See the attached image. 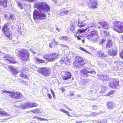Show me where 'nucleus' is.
Listing matches in <instances>:
<instances>
[{
    "instance_id": "obj_1",
    "label": "nucleus",
    "mask_w": 123,
    "mask_h": 123,
    "mask_svg": "<svg viewBox=\"0 0 123 123\" xmlns=\"http://www.w3.org/2000/svg\"><path fill=\"white\" fill-rule=\"evenodd\" d=\"M18 57L21 60L27 61L29 58L30 53L29 51L25 49H19L17 50Z\"/></svg>"
},
{
    "instance_id": "obj_2",
    "label": "nucleus",
    "mask_w": 123,
    "mask_h": 123,
    "mask_svg": "<svg viewBox=\"0 0 123 123\" xmlns=\"http://www.w3.org/2000/svg\"><path fill=\"white\" fill-rule=\"evenodd\" d=\"M81 76L87 77L88 76H92L95 74V72L91 68H87L82 69L81 72Z\"/></svg>"
},
{
    "instance_id": "obj_3",
    "label": "nucleus",
    "mask_w": 123,
    "mask_h": 123,
    "mask_svg": "<svg viewBox=\"0 0 123 123\" xmlns=\"http://www.w3.org/2000/svg\"><path fill=\"white\" fill-rule=\"evenodd\" d=\"M2 31L3 34L7 37L10 38L12 35V33L10 31L9 26L6 24H5L2 27Z\"/></svg>"
},
{
    "instance_id": "obj_4",
    "label": "nucleus",
    "mask_w": 123,
    "mask_h": 123,
    "mask_svg": "<svg viewBox=\"0 0 123 123\" xmlns=\"http://www.w3.org/2000/svg\"><path fill=\"white\" fill-rule=\"evenodd\" d=\"M26 69L27 68L25 67L22 68L21 69V72L20 74L19 75L20 78L18 79L19 81L21 82L25 83L26 82L25 80L29 79L28 76L24 73V72L26 73V71H27Z\"/></svg>"
},
{
    "instance_id": "obj_5",
    "label": "nucleus",
    "mask_w": 123,
    "mask_h": 123,
    "mask_svg": "<svg viewBox=\"0 0 123 123\" xmlns=\"http://www.w3.org/2000/svg\"><path fill=\"white\" fill-rule=\"evenodd\" d=\"M113 28L115 31L119 33L123 32V23L118 21H115Z\"/></svg>"
},
{
    "instance_id": "obj_6",
    "label": "nucleus",
    "mask_w": 123,
    "mask_h": 123,
    "mask_svg": "<svg viewBox=\"0 0 123 123\" xmlns=\"http://www.w3.org/2000/svg\"><path fill=\"white\" fill-rule=\"evenodd\" d=\"M59 56V55L58 54L54 53L46 54L44 55L43 58L49 61H52L57 59Z\"/></svg>"
},
{
    "instance_id": "obj_7",
    "label": "nucleus",
    "mask_w": 123,
    "mask_h": 123,
    "mask_svg": "<svg viewBox=\"0 0 123 123\" xmlns=\"http://www.w3.org/2000/svg\"><path fill=\"white\" fill-rule=\"evenodd\" d=\"M9 93H11L9 96L11 98L15 99H21L24 97L22 93L19 92H8Z\"/></svg>"
},
{
    "instance_id": "obj_8",
    "label": "nucleus",
    "mask_w": 123,
    "mask_h": 123,
    "mask_svg": "<svg viewBox=\"0 0 123 123\" xmlns=\"http://www.w3.org/2000/svg\"><path fill=\"white\" fill-rule=\"evenodd\" d=\"M3 58L4 60L7 62L8 61L10 63L16 64L17 63L14 58L13 57L11 56L9 54H4Z\"/></svg>"
},
{
    "instance_id": "obj_9",
    "label": "nucleus",
    "mask_w": 123,
    "mask_h": 123,
    "mask_svg": "<svg viewBox=\"0 0 123 123\" xmlns=\"http://www.w3.org/2000/svg\"><path fill=\"white\" fill-rule=\"evenodd\" d=\"M50 8V7L47 3L42 1H39V11H41L39 10L40 9H41L45 12H47L49 10Z\"/></svg>"
},
{
    "instance_id": "obj_10",
    "label": "nucleus",
    "mask_w": 123,
    "mask_h": 123,
    "mask_svg": "<svg viewBox=\"0 0 123 123\" xmlns=\"http://www.w3.org/2000/svg\"><path fill=\"white\" fill-rule=\"evenodd\" d=\"M39 72L44 76L47 77L49 75L51 71L49 69L47 68H39Z\"/></svg>"
},
{
    "instance_id": "obj_11",
    "label": "nucleus",
    "mask_w": 123,
    "mask_h": 123,
    "mask_svg": "<svg viewBox=\"0 0 123 123\" xmlns=\"http://www.w3.org/2000/svg\"><path fill=\"white\" fill-rule=\"evenodd\" d=\"M86 29L87 28L85 29H81L78 30L76 32L75 36L77 37L78 40H80V38L84 36V35L83 33H84Z\"/></svg>"
},
{
    "instance_id": "obj_12",
    "label": "nucleus",
    "mask_w": 123,
    "mask_h": 123,
    "mask_svg": "<svg viewBox=\"0 0 123 123\" xmlns=\"http://www.w3.org/2000/svg\"><path fill=\"white\" fill-rule=\"evenodd\" d=\"M97 0H89L88 6L90 8H96L98 7Z\"/></svg>"
},
{
    "instance_id": "obj_13",
    "label": "nucleus",
    "mask_w": 123,
    "mask_h": 123,
    "mask_svg": "<svg viewBox=\"0 0 123 123\" xmlns=\"http://www.w3.org/2000/svg\"><path fill=\"white\" fill-rule=\"evenodd\" d=\"M98 23L100 25V26L98 27L99 29L102 28L104 29L108 30L110 28L109 24L107 22L103 21L102 22H98Z\"/></svg>"
},
{
    "instance_id": "obj_14",
    "label": "nucleus",
    "mask_w": 123,
    "mask_h": 123,
    "mask_svg": "<svg viewBox=\"0 0 123 123\" xmlns=\"http://www.w3.org/2000/svg\"><path fill=\"white\" fill-rule=\"evenodd\" d=\"M109 85L112 88H116L119 85V81L118 80H114L109 83Z\"/></svg>"
},
{
    "instance_id": "obj_15",
    "label": "nucleus",
    "mask_w": 123,
    "mask_h": 123,
    "mask_svg": "<svg viewBox=\"0 0 123 123\" xmlns=\"http://www.w3.org/2000/svg\"><path fill=\"white\" fill-rule=\"evenodd\" d=\"M107 108L110 110L113 109L115 107L116 104L113 101H110L107 103Z\"/></svg>"
},
{
    "instance_id": "obj_16",
    "label": "nucleus",
    "mask_w": 123,
    "mask_h": 123,
    "mask_svg": "<svg viewBox=\"0 0 123 123\" xmlns=\"http://www.w3.org/2000/svg\"><path fill=\"white\" fill-rule=\"evenodd\" d=\"M71 73L68 72H65L64 74L62 75V78L64 80L69 79L71 77Z\"/></svg>"
},
{
    "instance_id": "obj_17",
    "label": "nucleus",
    "mask_w": 123,
    "mask_h": 123,
    "mask_svg": "<svg viewBox=\"0 0 123 123\" xmlns=\"http://www.w3.org/2000/svg\"><path fill=\"white\" fill-rule=\"evenodd\" d=\"M34 106V105L33 103H27L22 104L20 106L23 109H25L27 107H33Z\"/></svg>"
},
{
    "instance_id": "obj_18",
    "label": "nucleus",
    "mask_w": 123,
    "mask_h": 123,
    "mask_svg": "<svg viewBox=\"0 0 123 123\" xmlns=\"http://www.w3.org/2000/svg\"><path fill=\"white\" fill-rule=\"evenodd\" d=\"M117 51V48L116 47H114L111 49L109 50L108 53L110 55L115 56L116 55Z\"/></svg>"
},
{
    "instance_id": "obj_19",
    "label": "nucleus",
    "mask_w": 123,
    "mask_h": 123,
    "mask_svg": "<svg viewBox=\"0 0 123 123\" xmlns=\"http://www.w3.org/2000/svg\"><path fill=\"white\" fill-rule=\"evenodd\" d=\"M33 16L34 19L36 23L38 20V12L36 10H35L33 12Z\"/></svg>"
},
{
    "instance_id": "obj_20",
    "label": "nucleus",
    "mask_w": 123,
    "mask_h": 123,
    "mask_svg": "<svg viewBox=\"0 0 123 123\" xmlns=\"http://www.w3.org/2000/svg\"><path fill=\"white\" fill-rule=\"evenodd\" d=\"M7 0H0V5L5 8L7 6Z\"/></svg>"
},
{
    "instance_id": "obj_21",
    "label": "nucleus",
    "mask_w": 123,
    "mask_h": 123,
    "mask_svg": "<svg viewBox=\"0 0 123 123\" xmlns=\"http://www.w3.org/2000/svg\"><path fill=\"white\" fill-rule=\"evenodd\" d=\"M97 56L98 57H101L103 58H105L106 56L103 53H102L100 51H97L96 53Z\"/></svg>"
},
{
    "instance_id": "obj_22",
    "label": "nucleus",
    "mask_w": 123,
    "mask_h": 123,
    "mask_svg": "<svg viewBox=\"0 0 123 123\" xmlns=\"http://www.w3.org/2000/svg\"><path fill=\"white\" fill-rule=\"evenodd\" d=\"M112 42L111 40H108L106 42V48H110L112 46Z\"/></svg>"
},
{
    "instance_id": "obj_23",
    "label": "nucleus",
    "mask_w": 123,
    "mask_h": 123,
    "mask_svg": "<svg viewBox=\"0 0 123 123\" xmlns=\"http://www.w3.org/2000/svg\"><path fill=\"white\" fill-rule=\"evenodd\" d=\"M90 36L91 37L98 36V32L96 30H93L91 31Z\"/></svg>"
},
{
    "instance_id": "obj_24",
    "label": "nucleus",
    "mask_w": 123,
    "mask_h": 123,
    "mask_svg": "<svg viewBox=\"0 0 123 123\" xmlns=\"http://www.w3.org/2000/svg\"><path fill=\"white\" fill-rule=\"evenodd\" d=\"M91 39L92 41L95 42L98 41L100 39V37L98 36H94L91 37Z\"/></svg>"
},
{
    "instance_id": "obj_25",
    "label": "nucleus",
    "mask_w": 123,
    "mask_h": 123,
    "mask_svg": "<svg viewBox=\"0 0 123 123\" xmlns=\"http://www.w3.org/2000/svg\"><path fill=\"white\" fill-rule=\"evenodd\" d=\"M65 9V8H63L61 9V12L60 13V15L61 16H62L64 14L67 15L68 12V10L66 11H63Z\"/></svg>"
},
{
    "instance_id": "obj_26",
    "label": "nucleus",
    "mask_w": 123,
    "mask_h": 123,
    "mask_svg": "<svg viewBox=\"0 0 123 123\" xmlns=\"http://www.w3.org/2000/svg\"><path fill=\"white\" fill-rule=\"evenodd\" d=\"M123 62L121 61L117 60L114 62V64L116 66V67H117V66H121L123 64Z\"/></svg>"
},
{
    "instance_id": "obj_27",
    "label": "nucleus",
    "mask_w": 123,
    "mask_h": 123,
    "mask_svg": "<svg viewBox=\"0 0 123 123\" xmlns=\"http://www.w3.org/2000/svg\"><path fill=\"white\" fill-rule=\"evenodd\" d=\"M39 20H40L41 19H45L46 17L45 14L43 13H41L40 14L39 13Z\"/></svg>"
},
{
    "instance_id": "obj_28",
    "label": "nucleus",
    "mask_w": 123,
    "mask_h": 123,
    "mask_svg": "<svg viewBox=\"0 0 123 123\" xmlns=\"http://www.w3.org/2000/svg\"><path fill=\"white\" fill-rule=\"evenodd\" d=\"M74 64L77 68H80L81 66H82L83 65L80 62H74Z\"/></svg>"
},
{
    "instance_id": "obj_29",
    "label": "nucleus",
    "mask_w": 123,
    "mask_h": 123,
    "mask_svg": "<svg viewBox=\"0 0 123 123\" xmlns=\"http://www.w3.org/2000/svg\"><path fill=\"white\" fill-rule=\"evenodd\" d=\"M86 25V24L84 23L83 22L79 21L78 25L79 27H81L85 26Z\"/></svg>"
},
{
    "instance_id": "obj_30",
    "label": "nucleus",
    "mask_w": 123,
    "mask_h": 123,
    "mask_svg": "<svg viewBox=\"0 0 123 123\" xmlns=\"http://www.w3.org/2000/svg\"><path fill=\"white\" fill-rule=\"evenodd\" d=\"M75 59L76 60L75 61L76 62L82 63L83 62V60L82 58L80 57L76 56L75 57Z\"/></svg>"
},
{
    "instance_id": "obj_31",
    "label": "nucleus",
    "mask_w": 123,
    "mask_h": 123,
    "mask_svg": "<svg viewBox=\"0 0 123 123\" xmlns=\"http://www.w3.org/2000/svg\"><path fill=\"white\" fill-rule=\"evenodd\" d=\"M101 34H104L105 36L109 35V33L108 31H103L100 33Z\"/></svg>"
},
{
    "instance_id": "obj_32",
    "label": "nucleus",
    "mask_w": 123,
    "mask_h": 123,
    "mask_svg": "<svg viewBox=\"0 0 123 123\" xmlns=\"http://www.w3.org/2000/svg\"><path fill=\"white\" fill-rule=\"evenodd\" d=\"M104 79L103 81H107L110 80V78L109 77V76L106 75H104Z\"/></svg>"
},
{
    "instance_id": "obj_33",
    "label": "nucleus",
    "mask_w": 123,
    "mask_h": 123,
    "mask_svg": "<svg viewBox=\"0 0 123 123\" xmlns=\"http://www.w3.org/2000/svg\"><path fill=\"white\" fill-rule=\"evenodd\" d=\"M107 89V88L105 86H102L101 87V92L102 93L104 92Z\"/></svg>"
},
{
    "instance_id": "obj_34",
    "label": "nucleus",
    "mask_w": 123,
    "mask_h": 123,
    "mask_svg": "<svg viewBox=\"0 0 123 123\" xmlns=\"http://www.w3.org/2000/svg\"><path fill=\"white\" fill-rule=\"evenodd\" d=\"M13 74L16 75L19 72V71L17 69L14 68L11 71Z\"/></svg>"
},
{
    "instance_id": "obj_35",
    "label": "nucleus",
    "mask_w": 123,
    "mask_h": 123,
    "mask_svg": "<svg viewBox=\"0 0 123 123\" xmlns=\"http://www.w3.org/2000/svg\"><path fill=\"white\" fill-rule=\"evenodd\" d=\"M59 39L60 40H62L67 41L68 40V37L66 36H62L59 37Z\"/></svg>"
},
{
    "instance_id": "obj_36",
    "label": "nucleus",
    "mask_w": 123,
    "mask_h": 123,
    "mask_svg": "<svg viewBox=\"0 0 123 123\" xmlns=\"http://www.w3.org/2000/svg\"><path fill=\"white\" fill-rule=\"evenodd\" d=\"M17 4L18 6L19 7V8L22 9L23 8V6L22 4L19 2L18 1H17Z\"/></svg>"
},
{
    "instance_id": "obj_37",
    "label": "nucleus",
    "mask_w": 123,
    "mask_h": 123,
    "mask_svg": "<svg viewBox=\"0 0 123 123\" xmlns=\"http://www.w3.org/2000/svg\"><path fill=\"white\" fill-rule=\"evenodd\" d=\"M104 75H98V79L99 80H102L103 81L104 79Z\"/></svg>"
},
{
    "instance_id": "obj_38",
    "label": "nucleus",
    "mask_w": 123,
    "mask_h": 123,
    "mask_svg": "<svg viewBox=\"0 0 123 123\" xmlns=\"http://www.w3.org/2000/svg\"><path fill=\"white\" fill-rule=\"evenodd\" d=\"M62 60L65 63V64H67V62H68V59L66 57H62Z\"/></svg>"
},
{
    "instance_id": "obj_39",
    "label": "nucleus",
    "mask_w": 123,
    "mask_h": 123,
    "mask_svg": "<svg viewBox=\"0 0 123 123\" xmlns=\"http://www.w3.org/2000/svg\"><path fill=\"white\" fill-rule=\"evenodd\" d=\"M80 49L81 50H82V51L86 52V53H88L91 55H92V54L91 53H90L89 52H88V51H87L86 50H85V49H84L83 48H82V47H80Z\"/></svg>"
},
{
    "instance_id": "obj_40",
    "label": "nucleus",
    "mask_w": 123,
    "mask_h": 123,
    "mask_svg": "<svg viewBox=\"0 0 123 123\" xmlns=\"http://www.w3.org/2000/svg\"><path fill=\"white\" fill-rule=\"evenodd\" d=\"M113 90H111L109 91L107 94L106 95V96H109L113 94Z\"/></svg>"
},
{
    "instance_id": "obj_41",
    "label": "nucleus",
    "mask_w": 123,
    "mask_h": 123,
    "mask_svg": "<svg viewBox=\"0 0 123 123\" xmlns=\"http://www.w3.org/2000/svg\"><path fill=\"white\" fill-rule=\"evenodd\" d=\"M0 115L2 116H6L7 115V113H5L3 111H0Z\"/></svg>"
},
{
    "instance_id": "obj_42",
    "label": "nucleus",
    "mask_w": 123,
    "mask_h": 123,
    "mask_svg": "<svg viewBox=\"0 0 123 123\" xmlns=\"http://www.w3.org/2000/svg\"><path fill=\"white\" fill-rule=\"evenodd\" d=\"M87 82L85 80L83 79L82 80L80 83V84L81 85H83L85 84Z\"/></svg>"
},
{
    "instance_id": "obj_43",
    "label": "nucleus",
    "mask_w": 123,
    "mask_h": 123,
    "mask_svg": "<svg viewBox=\"0 0 123 123\" xmlns=\"http://www.w3.org/2000/svg\"><path fill=\"white\" fill-rule=\"evenodd\" d=\"M75 26L74 25H72L70 28V30L72 31H73L74 30Z\"/></svg>"
},
{
    "instance_id": "obj_44",
    "label": "nucleus",
    "mask_w": 123,
    "mask_h": 123,
    "mask_svg": "<svg viewBox=\"0 0 123 123\" xmlns=\"http://www.w3.org/2000/svg\"><path fill=\"white\" fill-rule=\"evenodd\" d=\"M97 114V113H96L95 112H93L92 113H91L89 114V116H96V115Z\"/></svg>"
},
{
    "instance_id": "obj_45",
    "label": "nucleus",
    "mask_w": 123,
    "mask_h": 123,
    "mask_svg": "<svg viewBox=\"0 0 123 123\" xmlns=\"http://www.w3.org/2000/svg\"><path fill=\"white\" fill-rule=\"evenodd\" d=\"M8 68L10 69L11 71L14 68L12 66L10 65H8Z\"/></svg>"
},
{
    "instance_id": "obj_46",
    "label": "nucleus",
    "mask_w": 123,
    "mask_h": 123,
    "mask_svg": "<svg viewBox=\"0 0 123 123\" xmlns=\"http://www.w3.org/2000/svg\"><path fill=\"white\" fill-rule=\"evenodd\" d=\"M121 58L123 59V50L121 51L120 53H119Z\"/></svg>"
},
{
    "instance_id": "obj_47",
    "label": "nucleus",
    "mask_w": 123,
    "mask_h": 123,
    "mask_svg": "<svg viewBox=\"0 0 123 123\" xmlns=\"http://www.w3.org/2000/svg\"><path fill=\"white\" fill-rule=\"evenodd\" d=\"M105 41V40L104 39H102L101 40L100 42H99V44H101L104 43V42Z\"/></svg>"
},
{
    "instance_id": "obj_48",
    "label": "nucleus",
    "mask_w": 123,
    "mask_h": 123,
    "mask_svg": "<svg viewBox=\"0 0 123 123\" xmlns=\"http://www.w3.org/2000/svg\"><path fill=\"white\" fill-rule=\"evenodd\" d=\"M51 93L53 95V98H55V95L54 92L52 90H51Z\"/></svg>"
},
{
    "instance_id": "obj_49",
    "label": "nucleus",
    "mask_w": 123,
    "mask_h": 123,
    "mask_svg": "<svg viewBox=\"0 0 123 123\" xmlns=\"http://www.w3.org/2000/svg\"><path fill=\"white\" fill-rule=\"evenodd\" d=\"M74 95V93L72 91H70L69 95L70 96H72Z\"/></svg>"
},
{
    "instance_id": "obj_50",
    "label": "nucleus",
    "mask_w": 123,
    "mask_h": 123,
    "mask_svg": "<svg viewBox=\"0 0 123 123\" xmlns=\"http://www.w3.org/2000/svg\"><path fill=\"white\" fill-rule=\"evenodd\" d=\"M92 109L94 110H96L97 109V107L95 105L93 106Z\"/></svg>"
},
{
    "instance_id": "obj_51",
    "label": "nucleus",
    "mask_w": 123,
    "mask_h": 123,
    "mask_svg": "<svg viewBox=\"0 0 123 123\" xmlns=\"http://www.w3.org/2000/svg\"><path fill=\"white\" fill-rule=\"evenodd\" d=\"M64 113H66L67 115L69 116H70V114L69 113L68 111H66L65 112H64Z\"/></svg>"
},
{
    "instance_id": "obj_52",
    "label": "nucleus",
    "mask_w": 123,
    "mask_h": 123,
    "mask_svg": "<svg viewBox=\"0 0 123 123\" xmlns=\"http://www.w3.org/2000/svg\"><path fill=\"white\" fill-rule=\"evenodd\" d=\"M39 62L40 63H44V61L43 60H40L39 59Z\"/></svg>"
},
{
    "instance_id": "obj_53",
    "label": "nucleus",
    "mask_w": 123,
    "mask_h": 123,
    "mask_svg": "<svg viewBox=\"0 0 123 123\" xmlns=\"http://www.w3.org/2000/svg\"><path fill=\"white\" fill-rule=\"evenodd\" d=\"M60 46L61 47H64L67 49L68 48V47L67 46L64 45L62 44H61Z\"/></svg>"
},
{
    "instance_id": "obj_54",
    "label": "nucleus",
    "mask_w": 123,
    "mask_h": 123,
    "mask_svg": "<svg viewBox=\"0 0 123 123\" xmlns=\"http://www.w3.org/2000/svg\"><path fill=\"white\" fill-rule=\"evenodd\" d=\"M47 96L50 99H51L52 98V96L50 94L48 93L47 94Z\"/></svg>"
},
{
    "instance_id": "obj_55",
    "label": "nucleus",
    "mask_w": 123,
    "mask_h": 123,
    "mask_svg": "<svg viewBox=\"0 0 123 123\" xmlns=\"http://www.w3.org/2000/svg\"><path fill=\"white\" fill-rule=\"evenodd\" d=\"M39 120H40L41 121H43V120L44 121H45V120H46L47 121H48L46 119H44L43 118H41V117H39Z\"/></svg>"
},
{
    "instance_id": "obj_56",
    "label": "nucleus",
    "mask_w": 123,
    "mask_h": 123,
    "mask_svg": "<svg viewBox=\"0 0 123 123\" xmlns=\"http://www.w3.org/2000/svg\"><path fill=\"white\" fill-rule=\"evenodd\" d=\"M120 37L121 38V40L122 42L123 43V35H120Z\"/></svg>"
},
{
    "instance_id": "obj_57",
    "label": "nucleus",
    "mask_w": 123,
    "mask_h": 123,
    "mask_svg": "<svg viewBox=\"0 0 123 123\" xmlns=\"http://www.w3.org/2000/svg\"><path fill=\"white\" fill-rule=\"evenodd\" d=\"M59 63L61 65H63L64 64H65V63L62 60H61L60 61H59Z\"/></svg>"
},
{
    "instance_id": "obj_58",
    "label": "nucleus",
    "mask_w": 123,
    "mask_h": 123,
    "mask_svg": "<svg viewBox=\"0 0 123 123\" xmlns=\"http://www.w3.org/2000/svg\"><path fill=\"white\" fill-rule=\"evenodd\" d=\"M55 26L56 27V30L60 32V30L58 28V26L56 25H55Z\"/></svg>"
},
{
    "instance_id": "obj_59",
    "label": "nucleus",
    "mask_w": 123,
    "mask_h": 123,
    "mask_svg": "<svg viewBox=\"0 0 123 123\" xmlns=\"http://www.w3.org/2000/svg\"><path fill=\"white\" fill-rule=\"evenodd\" d=\"M60 111H62V112H63L64 113V112H65L66 111L63 109H60Z\"/></svg>"
},
{
    "instance_id": "obj_60",
    "label": "nucleus",
    "mask_w": 123,
    "mask_h": 123,
    "mask_svg": "<svg viewBox=\"0 0 123 123\" xmlns=\"http://www.w3.org/2000/svg\"><path fill=\"white\" fill-rule=\"evenodd\" d=\"M81 96L80 95H78L76 96L77 98H78L81 97Z\"/></svg>"
},
{
    "instance_id": "obj_61",
    "label": "nucleus",
    "mask_w": 123,
    "mask_h": 123,
    "mask_svg": "<svg viewBox=\"0 0 123 123\" xmlns=\"http://www.w3.org/2000/svg\"><path fill=\"white\" fill-rule=\"evenodd\" d=\"M34 7H35L38 8V5L37 4H35V5H34Z\"/></svg>"
},
{
    "instance_id": "obj_62",
    "label": "nucleus",
    "mask_w": 123,
    "mask_h": 123,
    "mask_svg": "<svg viewBox=\"0 0 123 123\" xmlns=\"http://www.w3.org/2000/svg\"><path fill=\"white\" fill-rule=\"evenodd\" d=\"M53 3L56 4L57 3V1L56 0H52Z\"/></svg>"
},
{
    "instance_id": "obj_63",
    "label": "nucleus",
    "mask_w": 123,
    "mask_h": 123,
    "mask_svg": "<svg viewBox=\"0 0 123 123\" xmlns=\"http://www.w3.org/2000/svg\"><path fill=\"white\" fill-rule=\"evenodd\" d=\"M95 25V24H92L91 25H90L89 26L91 27H93Z\"/></svg>"
},
{
    "instance_id": "obj_64",
    "label": "nucleus",
    "mask_w": 123,
    "mask_h": 123,
    "mask_svg": "<svg viewBox=\"0 0 123 123\" xmlns=\"http://www.w3.org/2000/svg\"><path fill=\"white\" fill-rule=\"evenodd\" d=\"M63 107H65V108H68V106L67 105H65V104H63Z\"/></svg>"
}]
</instances>
